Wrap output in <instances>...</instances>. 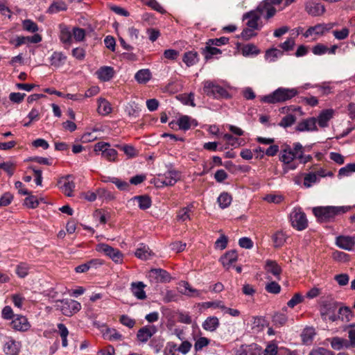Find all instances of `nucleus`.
Here are the masks:
<instances>
[{
	"mask_svg": "<svg viewBox=\"0 0 355 355\" xmlns=\"http://www.w3.org/2000/svg\"><path fill=\"white\" fill-rule=\"evenodd\" d=\"M318 180L317 175L315 173H309L304 174V187L306 188L311 187L313 184L317 182Z\"/></svg>",
	"mask_w": 355,
	"mask_h": 355,
	"instance_id": "c03bdc74",
	"label": "nucleus"
},
{
	"mask_svg": "<svg viewBox=\"0 0 355 355\" xmlns=\"http://www.w3.org/2000/svg\"><path fill=\"white\" fill-rule=\"evenodd\" d=\"M298 94L296 88L279 87L268 95L261 97V101L269 104L283 103L288 101Z\"/></svg>",
	"mask_w": 355,
	"mask_h": 355,
	"instance_id": "7ed1b4c3",
	"label": "nucleus"
},
{
	"mask_svg": "<svg viewBox=\"0 0 355 355\" xmlns=\"http://www.w3.org/2000/svg\"><path fill=\"white\" fill-rule=\"evenodd\" d=\"M203 84L204 93L207 96L216 99L230 98L229 92L222 86H220L210 80L205 81Z\"/></svg>",
	"mask_w": 355,
	"mask_h": 355,
	"instance_id": "20e7f679",
	"label": "nucleus"
},
{
	"mask_svg": "<svg viewBox=\"0 0 355 355\" xmlns=\"http://www.w3.org/2000/svg\"><path fill=\"white\" fill-rule=\"evenodd\" d=\"M3 352L7 355H18L19 352L18 343L14 340H9L4 344Z\"/></svg>",
	"mask_w": 355,
	"mask_h": 355,
	"instance_id": "c85d7f7f",
	"label": "nucleus"
},
{
	"mask_svg": "<svg viewBox=\"0 0 355 355\" xmlns=\"http://www.w3.org/2000/svg\"><path fill=\"white\" fill-rule=\"evenodd\" d=\"M139 111V107L135 103H129L125 107V112L130 116L137 117Z\"/></svg>",
	"mask_w": 355,
	"mask_h": 355,
	"instance_id": "864d4df0",
	"label": "nucleus"
},
{
	"mask_svg": "<svg viewBox=\"0 0 355 355\" xmlns=\"http://www.w3.org/2000/svg\"><path fill=\"white\" fill-rule=\"evenodd\" d=\"M309 355H334V353L324 347H318L312 349Z\"/></svg>",
	"mask_w": 355,
	"mask_h": 355,
	"instance_id": "774afa93",
	"label": "nucleus"
},
{
	"mask_svg": "<svg viewBox=\"0 0 355 355\" xmlns=\"http://www.w3.org/2000/svg\"><path fill=\"white\" fill-rule=\"evenodd\" d=\"M264 268L267 272L272 274L277 279H280V274L282 270L281 266L275 261L270 259L266 260Z\"/></svg>",
	"mask_w": 355,
	"mask_h": 355,
	"instance_id": "4be33fe9",
	"label": "nucleus"
},
{
	"mask_svg": "<svg viewBox=\"0 0 355 355\" xmlns=\"http://www.w3.org/2000/svg\"><path fill=\"white\" fill-rule=\"evenodd\" d=\"M30 268L27 263L21 262L17 266L15 271L19 277L24 278L28 275Z\"/></svg>",
	"mask_w": 355,
	"mask_h": 355,
	"instance_id": "58836bf2",
	"label": "nucleus"
},
{
	"mask_svg": "<svg viewBox=\"0 0 355 355\" xmlns=\"http://www.w3.org/2000/svg\"><path fill=\"white\" fill-rule=\"evenodd\" d=\"M243 55L248 56L250 55H258L260 51L253 44H248L245 45L242 49Z\"/></svg>",
	"mask_w": 355,
	"mask_h": 355,
	"instance_id": "09e8293b",
	"label": "nucleus"
},
{
	"mask_svg": "<svg viewBox=\"0 0 355 355\" xmlns=\"http://www.w3.org/2000/svg\"><path fill=\"white\" fill-rule=\"evenodd\" d=\"M336 309V307L334 304H325L324 306L320 309V313L322 317V318L324 320H327V315L330 314L332 311H335Z\"/></svg>",
	"mask_w": 355,
	"mask_h": 355,
	"instance_id": "bf43d9fd",
	"label": "nucleus"
},
{
	"mask_svg": "<svg viewBox=\"0 0 355 355\" xmlns=\"http://www.w3.org/2000/svg\"><path fill=\"white\" fill-rule=\"evenodd\" d=\"M135 256L139 259L146 260L152 255V251L146 245H141L135 252Z\"/></svg>",
	"mask_w": 355,
	"mask_h": 355,
	"instance_id": "c9c22d12",
	"label": "nucleus"
},
{
	"mask_svg": "<svg viewBox=\"0 0 355 355\" xmlns=\"http://www.w3.org/2000/svg\"><path fill=\"white\" fill-rule=\"evenodd\" d=\"M104 335L110 340H121L123 338L122 335L114 329H107Z\"/></svg>",
	"mask_w": 355,
	"mask_h": 355,
	"instance_id": "6e6d98bb",
	"label": "nucleus"
},
{
	"mask_svg": "<svg viewBox=\"0 0 355 355\" xmlns=\"http://www.w3.org/2000/svg\"><path fill=\"white\" fill-rule=\"evenodd\" d=\"M334 24H318L314 26V31L315 35H323L325 32L329 31L332 27Z\"/></svg>",
	"mask_w": 355,
	"mask_h": 355,
	"instance_id": "052dcab7",
	"label": "nucleus"
},
{
	"mask_svg": "<svg viewBox=\"0 0 355 355\" xmlns=\"http://www.w3.org/2000/svg\"><path fill=\"white\" fill-rule=\"evenodd\" d=\"M348 210L349 208L345 206L316 207L313 208V213L318 220L322 223L330 222L336 216L344 214Z\"/></svg>",
	"mask_w": 355,
	"mask_h": 355,
	"instance_id": "f03ea898",
	"label": "nucleus"
},
{
	"mask_svg": "<svg viewBox=\"0 0 355 355\" xmlns=\"http://www.w3.org/2000/svg\"><path fill=\"white\" fill-rule=\"evenodd\" d=\"M58 184L66 196H72V193L75 188V183L71 180V175L61 178L58 181Z\"/></svg>",
	"mask_w": 355,
	"mask_h": 355,
	"instance_id": "f3484780",
	"label": "nucleus"
},
{
	"mask_svg": "<svg viewBox=\"0 0 355 355\" xmlns=\"http://www.w3.org/2000/svg\"><path fill=\"white\" fill-rule=\"evenodd\" d=\"M102 263L99 259H92L87 263H83L76 267V272L82 273L88 271L91 268L95 267L96 265H101Z\"/></svg>",
	"mask_w": 355,
	"mask_h": 355,
	"instance_id": "2f4dec72",
	"label": "nucleus"
},
{
	"mask_svg": "<svg viewBox=\"0 0 355 355\" xmlns=\"http://www.w3.org/2000/svg\"><path fill=\"white\" fill-rule=\"evenodd\" d=\"M95 152H101V156L109 162H114L117 157V151L110 148V144L107 142H98L94 145Z\"/></svg>",
	"mask_w": 355,
	"mask_h": 355,
	"instance_id": "0eeeda50",
	"label": "nucleus"
},
{
	"mask_svg": "<svg viewBox=\"0 0 355 355\" xmlns=\"http://www.w3.org/2000/svg\"><path fill=\"white\" fill-rule=\"evenodd\" d=\"M194 120H191V118L187 115L182 116L180 117L178 121V125H179V128L183 130H189Z\"/></svg>",
	"mask_w": 355,
	"mask_h": 355,
	"instance_id": "a19ab883",
	"label": "nucleus"
},
{
	"mask_svg": "<svg viewBox=\"0 0 355 355\" xmlns=\"http://www.w3.org/2000/svg\"><path fill=\"white\" fill-rule=\"evenodd\" d=\"M99 80L103 82L109 81L114 74V70L112 67L104 66L100 67L96 72Z\"/></svg>",
	"mask_w": 355,
	"mask_h": 355,
	"instance_id": "412c9836",
	"label": "nucleus"
},
{
	"mask_svg": "<svg viewBox=\"0 0 355 355\" xmlns=\"http://www.w3.org/2000/svg\"><path fill=\"white\" fill-rule=\"evenodd\" d=\"M60 303V310L67 316H71L76 313L81 309L80 303L73 300H62Z\"/></svg>",
	"mask_w": 355,
	"mask_h": 355,
	"instance_id": "1a4fd4ad",
	"label": "nucleus"
},
{
	"mask_svg": "<svg viewBox=\"0 0 355 355\" xmlns=\"http://www.w3.org/2000/svg\"><path fill=\"white\" fill-rule=\"evenodd\" d=\"M220 325L219 320L216 316H209L202 322V328L208 331H215Z\"/></svg>",
	"mask_w": 355,
	"mask_h": 355,
	"instance_id": "a878e982",
	"label": "nucleus"
},
{
	"mask_svg": "<svg viewBox=\"0 0 355 355\" xmlns=\"http://www.w3.org/2000/svg\"><path fill=\"white\" fill-rule=\"evenodd\" d=\"M180 178L176 170H168L164 174H159L157 179V187L173 186Z\"/></svg>",
	"mask_w": 355,
	"mask_h": 355,
	"instance_id": "423d86ee",
	"label": "nucleus"
},
{
	"mask_svg": "<svg viewBox=\"0 0 355 355\" xmlns=\"http://www.w3.org/2000/svg\"><path fill=\"white\" fill-rule=\"evenodd\" d=\"M109 179H110V181L112 183L114 184L119 190H121V191L128 190L129 187H130L128 182L121 180H120L117 178H114V177L109 178Z\"/></svg>",
	"mask_w": 355,
	"mask_h": 355,
	"instance_id": "603ef678",
	"label": "nucleus"
},
{
	"mask_svg": "<svg viewBox=\"0 0 355 355\" xmlns=\"http://www.w3.org/2000/svg\"><path fill=\"white\" fill-rule=\"evenodd\" d=\"M180 286L183 287L184 289H182L180 293L184 295L189 297H198L201 294L200 291L193 288L187 282H181L180 283Z\"/></svg>",
	"mask_w": 355,
	"mask_h": 355,
	"instance_id": "cd10ccee",
	"label": "nucleus"
},
{
	"mask_svg": "<svg viewBox=\"0 0 355 355\" xmlns=\"http://www.w3.org/2000/svg\"><path fill=\"white\" fill-rule=\"evenodd\" d=\"M292 226L297 230L302 231L307 227L308 220L305 213L300 208L294 209L290 214Z\"/></svg>",
	"mask_w": 355,
	"mask_h": 355,
	"instance_id": "39448f33",
	"label": "nucleus"
},
{
	"mask_svg": "<svg viewBox=\"0 0 355 355\" xmlns=\"http://www.w3.org/2000/svg\"><path fill=\"white\" fill-rule=\"evenodd\" d=\"M238 254L236 250L227 251L223 256L220 259L223 266L228 270L231 265L237 261Z\"/></svg>",
	"mask_w": 355,
	"mask_h": 355,
	"instance_id": "5701e85b",
	"label": "nucleus"
},
{
	"mask_svg": "<svg viewBox=\"0 0 355 355\" xmlns=\"http://www.w3.org/2000/svg\"><path fill=\"white\" fill-rule=\"evenodd\" d=\"M198 61V55L196 51L186 52L183 56V62L187 67H191L196 64Z\"/></svg>",
	"mask_w": 355,
	"mask_h": 355,
	"instance_id": "72a5a7b5",
	"label": "nucleus"
},
{
	"mask_svg": "<svg viewBox=\"0 0 355 355\" xmlns=\"http://www.w3.org/2000/svg\"><path fill=\"white\" fill-rule=\"evenodd\" d=\"M145 4L160 13L166 12L163 7L156 0H146Z\"/></svg>",
	"mask_w": 355,
	"mask_h": 355,
	"instance_id": "e2e57ef3",
	"label": "nucleus"
},
{
	"mask_svg": "<svg viewBox=\"0 0 355 355\" xmlns=\"http://www.w3.org/2000/svg\"><path fill=\"white\" fill-rule=\"evenodd\" d=\"M328 340L330 342L331 347L335 350L350 347L349 341L342 338L334 337L329 338Z\"/></svg>",
	"mask_w": 355,
	"mask_h": 355,
	"instance_id": "bb28decb",
	"label": "nucleus"
},
{
	"mask_svg": "<svg viewBox=\"0 0 355 355\" xmlns=\"http://www.w3.org/2000/svg\"><path fill=\"white\" fill-rule=\"evenodd\" d=\"M261 347L255 343L242 345L236 352V355H261Z\"/></svg>",
	"mask_w": 355,
	"mask_h": 355,
	"instance_id": "4468645a",
	"label": "nucleus"
},
{
	"mask_svg": "<svg viewBox=\"0 0 355 355\" xmlns=\"http://www.w3.org/2000/svg\"><path fill=\"white\" fill-rule=\"evenodd\" d=\"M261 18V15L257 10H252L243 15V19H248L246 25L252 29H259L258 21Z\"/></svg>",
	"mask_w": 355,
	"mask_h": 355,
	"instance_id": "6ab92c4d",
	"label": "nucleus"
},
{
	"mask_svg": "<svg viewBox=\"0 0 355 355\" xmlns=\"http://www.w3.org/2000/svg\"><path fill=\"white\" fill-rule=\"evenodd\" d=\"M71 37V33L68 28L65 26L61 28L60 38L63 43L70 44Z\"/></svg>",
	"mask_w": 355,
	"mask_h": 355,
	"instance_id": "de8ad7c7",
	"label": "nucleus"
},
{
	"mask_svg": "<svg viewBox=\"0 0 355 355\" xmlns=\"http://www.w3.org/2000/svg\"><path fill=\"white\" fill-rule=\"evenodd\" d=\"M232 200V196L228 193L223 192L218 196L217 202L220 208L225 209L230 205Z\"/></svg>",
	"mask_w": 355,
	"mask_h": 355,
	"instance_id": "4c0bfd02",
	"label": "nucleus"
},
{
	"mask_svg": "<svg viewBox=\"0 0 355 355\" xmlns=\"http://www.w3.org/2000/svg\"><path fill=\"white\" fill-rule=\"evenodd\" d=\"M146 285L142 282H132L131 284L130 290L135 297L139 300H144L146 298L144 288Z\"/></svg>",
	"mask_w": 355,
	"mask_h": 355,
	"instance_id": "b1692460",
	"label": "nucleus"
},
{
	"mask_svg": "<svg viewBox=\"0 0 355 355\" xmlns=\"http://www.w3.org/2000/svg\"><path fill=\"white\" fill-rule=\"evenodd\" d=\"M42 41V37L39 34H35L32 36H18L15 40H11L10 43L14 44L15 47H19L25 44H37Z\"/></svg>",
	"mask_w": 355,
	"mask_h": 355,
	"instance_id": "ddd939ff",
	"label": "nucleus"
},
{
	"mask_svg": "<svg viewBox=\"0 0 355 355\" xmlns=\"http://www.w3.org/2000/svg\"><path fill=\"white\" fill-rule=\"evenodd\" d=\"M315 334V330L313 328H305L301 334L302 340L303 343L306 345L311 344L312 343Z\"/></svg>",
	"mask_w": 355,
	"mask_h": 355,
	"instance_id": "f704fd0d",
	"label": "nucleus"
},
{
	"mask_svg": "<svg viewBox=\"0 0 355 355\" xmlns=\"http://www.w3.org/2000/svg\"><path fill=\"white\" fill-rule=\"evenodd\" d=\"M305 8L306 12L312 16L321 15L325 10L323 5L315 2H307Z\"/></svg>",
	"mask_w": 355,
	"mask_h": 355,
	"instance_id": "393cba45",
	"label": "nucleus"
},
{
	"mask_svg": "<svg viewBox=\"0 0 355 355\" xmlns=\"http://www.w3.org/2000/svg\"><path fill=\"white\" fill-rule=\"evenodd\" d=\"M12 327L16 331H26L29 329L31 325L28 319L21 315H16L11 322Z\"/></svg>",
	"mask_w": 355,
	"mask_h": 355,
	"instance_id": "dca6fc26",
	"label": "nucleus"
},
{
	"mask_svg": "<svg viewBox=\"0 0 355 355\" xmlns=\"http://www.w3.org/2000/svg\"><path fill=\"white\" fill-rule=\"evenodd\" d=\"M256 10L261 16L266 19L272 18L276 13L277 10L269 0H263L257 6Z\"/></svg>",
	"mask_w": 355,
	"mask_h": 355,
	"instance_id": "9b49d317",
	"label": "nucleus"
},
{
	"mask_svg": "<svg viewBox=\"0 0 355 355\" xmlns=\"http://www.w3.org/2000/svg\"><path fill=\"white\" fill-rule=\"evenodd\" d=\"M335 111L333 109H326L321 111L319 114L317 121L320 128H327L329 125V121L334 117Z\"/></svg>",
	"mask_w": 355,
	"mask_h": 355,
	"instance_id": "aec40b11",
	"label": "nucleus"
},
{
	"mask_svg": "<svg viewBox=\"0 0 355 355\" xmlns=\"http://www.w3.org/2000/svg\"><path fill=\"white\" fill-rule=\"evenodd\" d=\"M191 209L189 207H184L182 209H180L177 215V218L179 220H181L182 222L189 220L190 219V213Z\"/></svg>",
	"mask_w": 355,
	"mask_h": 355,
	"instance_id": "0e129e2a",
	"label": "nucleus"
},
{
	"mask_svg": "<svg viewBox=\"0 0 355 355\" xmlns=\"http://www.w3.org/2000/svg\"><path fill=\"white\" fill-rule=\"evenodd\" d=\"M331 33L335 39L338 40H343L348 37L349 35V29L347 27H343L341 29L333 30Z\"/></svg>",
	"mask_w": 355,
	"mask_h": 355,
	"instance_id": "ea45409f",
	"label": "nucleus"
},
{
	"mask_svg": "<svg viewBox=\"0 0 355 355\" xmlns=\"http://www.w3.org/2000/svg\"><path fill=\"white\" fill-rule=\"evenodd\" d=\"M24 205L31 209H35L39 205L38 199L34 196H29L24 200Z\"/></svg>",
	"mask_w": 355,
	"mask_h": 355,
	"instance_id": "680f3d73",
	"label": "nucleus"
},
{
	"mask_svg": "<svg viewBox=\"0 0 355 355\" xmlns=\"http://www.w3.org/2000/svg\"><path fill=\"white\" fill-rule=\"evenodd\" d=\"M133 199L137 201L141 209L145 210L151 206V200L148 196H135Z\"/></svg>",
	"mask_w": 355,
	"mask_h": 355,
	"instance_id": "e433bc0d",
	"label": "nucleus"
},
{
	"mask_svg": "<svg viewBox=\"0 0 355 355\" xmlns=\"http://www.w3.org/2000/svg\"><path fill=\"white\" fill-rule=\"evenodd\" d=\"M317 119L315 117H309L306 119L302 120L300 123H298L296 126V130L299 132H311L318 130L317 125Z\"/></svg>",
	"mask_w": 355,
	"mask_h": 355,
	"instance_id": "2eb2a0df",
	"label": "nucleus"
},
{
	"mask_svg": "<svg viewBox=\"0 0 355 355\" xmlns=\"http://www.w3.org/2000/svg\"><path fill=\"white\" fill-rule=\"evenodd\" d=\"M67 8L66 3L64 1H59L53 2L49 8L48 12L49 13H57L60 11L66 10Z\"/></svg>",
	"mask_w": 355,
	"mask_h": 355,
	"instance_id": "79ce46f5",
	"label": "nucleus"
},
{
	"mask_svg": "<svg viewBox=\"0 0 355 355\" xmlns=\"http://www.w3.org/2000/svg\"><path fill=\"white\" fill-rule=\"evenodd\" d=\"M210 343V340L205 337H200L196 340L194 344V349L196 352L202 350L205 347L207 346Z\"/></svg>",
	"mask_w": 355,
	"mask_h": 355,
	"instance_id": "4d7b16f0",
	"label": "nucleus"
},
{
	"mask_svg": "<svg viewBox=\"0 0 355 355\" xmlns=\"http://www.w3.org/2000/svg\"><path fill=\"white\" fill-rule=\"evenodd\" d=\"M98 108L97 111L98 114L105 116L111 113L112 107L110 103L103 98H99L98 99Z\"/></svg>",
	"mask_w": 355,
	"mask_h": 355,
	"instance_id": "c756f323",
	"label": "nucleus"
},
{
	"mask_svg": "<svg viewBox=\"0 0 355 355\" xmlns=\"http://www.w3.org/2000/svg\"><path fill=\"white\" fill-rule=\"evenodd\" d=\"M97 250L98 252H103L116 263H119L122 261L123 254L119 250L113 248L107 244L101 243L98 245Z\"/></svg>",
	"mask_w": 355,
	"mask_h": 355,
	"instance_id": "9d476101",
	"label": "nucleus"
},
{
	"mask_svg": "<svg viewBox=\"0 0 355 355\" xmlns=\"http://www.w3.org/2000/svg\"><path fill=\"white\" fill-rule=\"evenodd\" d=\"M304 148L299 142L294 143L293 148L288 144L282 146L279 159L284 165L283 170L285 173L297 168L298 164L293 162L295 159H299L302 164L312 160V156L311 155H304Z\"/></svg>",
	"mask_w": 355,
	"mask_h": 355,
	"instance_id": "f257e3e1",
	"label": "nucleus"
},
{
	"mask_svg": "<svg viewBox=\"0 0 355 355\" xmlns=\"http://www.w3.org/2000/svg\"><path fill=\"white\" fill-rule=\"evenodd\" d=\"M67 57L61 52H54L50 58L51 64L59 67L64 64Z\"/></svg>",
	"mask_w": 355,
	"mask_h": 355,
	"instance_id": "473e14b6",
	"label": "nucleus"
},
{
	"mask_svg": "<svg viewBox=\"0 0 355 355\" xmlns=\"http://www.w3.org/2000/svg\"><path fill=\"white\" fill-rule=\"evenodd\" d=\"M272 241L274 242L275 247H281L286 241V236L283 232H277L272 236Z\"/></svg>",
	"mask_w": 355,
	"mask_h": 355,
	"instance_id": "8fccbe9b",
	"label": "nucleus"
},
{
	"mask_svg": "<svg viewBox=\"0 0 355 355\" xmlns=\"http://www.w3.org/2000/svg\"><path fill=\"white\" fill-rule=\"evenodd\" d=\"M336 244L340 248L349 251L355 245V238L349 236H339L336 237Z\"/></svg>",
	"mask_w": 355,
	"mask_h": 355,
	"instance_id": "a211bd4d",
	"label": "nucleus"
},
{
	"mask_svg": "<svg viewBox=\"0 0 355 355\" xmlns=\"http://www.w3.org/2000/svg\"><path fill=\"white\" fill-rule=\"evenodd\" d=\"M157 329L154 325H146L139 329L137 334V340L146 343L156 332Z\"/></svg>",
	"mask_w": 355,
	"mask_h": 355,
	"instance_id": "f8f14e48",
	"label": "nucleus"
},
{
	"mask_svg": "<svg viewBox=\"0 0 355 355\" xmlns=\"http://www.w3.org/2000/svg\"><path fill=\"white\" fill-rule=\"evenodd\" d=\"M135 80L140 84H145L151 78V72L148 69L139 70L135 75Z\"/></svg>",
	"mask_w": 355,
	"mask_h": 355,
	"instance_id": "7c9ffc66",
	"label": "nucleus"
},
{
	"mask_svg": "<svg viewBox=\"0 0 355 355\" xmlns=\"http://www.w3.org/2000/svg\"><path fill=\"white\" fill-rule=\"evenodd\" d=\"M352 172H355V163L348 164L345 167L341 168L339 170L338 175L347 176Z\"/></svg>",
	"mask_w": 355,
	"mask_h": 355,
	"instance_id": "69168bd1",
	"label": "nucleus"
},
{
	"mask_svg": "<svg viewBox=\"0 0 355 355\" xmlns=\"http://www.w3.org/2000/svg\"><path fill=\"white\" fill-rule=\"evenodd\" d=\"M212 46L213 45L207 44L205 48L203 49V54L206 60H209L213 57V55L221 53V51L219 49Z\"/></svg>",
	"mask_w": 355,
	"mask_h": 355,
	"instance_id": "37998d69",
	"label": "nucleus"
},
{
	"mask_svg": "<svg viewBox=\"0 0 355 355\" xmlns=\"http://www.w3.org/2000/svg\"><path fill=\"white\" fill-rule=\"evenodd\" d=\"M22 27L24 31L30 33H35L38 31V26L37 24L31 19H26L23 21Z\"/></svg>",
	"mask_w": 355,
	"mask_h": 355,
	"instance_id": "3c124183",
	"label": "nucleus"
},
{
	"mask_svg": "<svg viewBox=\"0 0 355 355\" xmlns=\"http://www.w3.org/2000/svg\"><path fill=\"white\" fill-rule=\"evenodd\" d=\"M116 147L123 150L124 153L130 158L135 157L137 155V150L131 145H117Z\"/></svg>",
	"mask_w": 355,
	"mask_h": 355,
	"instance_id": "a18cd8bd",
	"label": "nucleus"
},
{
	"mask_svg": "<svg viewBox=\"0 0 355 355\" xmlns=\"http://www.w3.org/2000/svg\"><path fill=\"white\" fill-rule=\"evenodd\" d=\"M286 321L287 317L284 313H277L272 317V322L276 326H283Z\"/></svg>",
	"mask_w": 355,
	"mask_h": 355,
	"instance_id": "13d9d810",
	"label": "nucleus"
},
{
	"mask_svg": "<svg viewBox=\"0 0 355 355\" xmlns=\"http://www.w3.org/2000/svg\"><path fill=\"white\" fill-rule=\"evenodd\" d=\"M266 291L270 293L277 294L281 291V286L275 282H271L266 286Z\"/></svg>",
	"mask_w": 355,
	"mask_h": 355,
	"instance_id": "338daca9",
	"label": "nucleus"
},
{
	"mask_svg": "<svg viewBox=\"0 0 355 355\" xmlns=\"http://www.w3.org/2000/svg\"><path fill=\"white\" fill-rule=\"evenodd\" d=\"M283 55V52L277 49H268L266 52L265 57L267 60H269L270 62H275L277 58L282 56Z\"/></svg>",
	"mask_w": 355,
	"mask_h": 355,
	"instance_id": "49530a36",
	"label": "nucleus"
},
{
	"mask_svg": "<svg viewBox=\"0 0 355 355\" xmlns=\"http://www.w3.org/2000/svg\"><path fill=\"white\" fill-rule=\"evenodd\" d=\"M296 121V117L293 114H288L282 118L279 125L284 128L291 126Z\"/></svg>",
	"mask_w": 355,
	"mask_h": 355,
	"instance_id": "5fc2aeb1",
	"label": "nucleus"
},
{
	"mask_svg": "<svg viewBox=\"0 0 355 355\" xmlns=\"http://www.w3.org/2000/svg\"><path fill=\"white\" fill-rule=\"evenodd\" d=\"M147 277L151 283H166L171 279L170 274L165 270L161 268H153L149 270Z\"/></svg>",
	"mask_w": 355,
	"mask_h": 355,
	"instance_id": "6e6552de",
	"label": "nucleus"
}]
</instances>
